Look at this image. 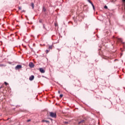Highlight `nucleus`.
Instances as JSON below:
<instances>
[{"instance_id": "1", "label": "nucleus", "mask_w": 125, "mask_h": 125, "mask_svg": "<svg viewBox=\"0 0 125 125\" xmlns=\"http://www.w3.org/2000/svg\"><path fill=\"white\" fill-rule=\"evenodd\" d=\"M50 116L51 117V118H56V113L50 112Z\"/></svg>"}, {"instance_id": "2", "label": "nucleus", "mask_w": 125, "mask_h": 125, "mask_svg": "<svg viewBox=\"0 0 125 125\" xmlns=\"http://www.w3.org/2000/svg\"><path fill=\"white\" fill-rule=\"evenodd\" d=\"M22 68V65H17L16 67H15V69L16 70H18L19 69H21Z\"/></svg>"}, {"instance_id": "3", "label": "nucleus", "mask_w": 125, "mask_h": 125, "mask_svg": "<svg viewBox=\"0 0 125 125\" xmlns=\"http://www.w3.org/2000/svg\"><path fill=\"white\" fill-rule=\"evenodd\" d=\"M29 67H30V68H34V67H35V65L34 64V63H33V62H30L29 64Z\"/></svg>"}, {"instance_id": "4", "label": "nucleus", "mask_w": 125, "mask_h": 125, "mask_svg": "<svg viewBox=\"0 0 125 125\" xmlns=\"http://www.w3.org/2000/svg\"><path fill=\"white\" fill-rule=\"evenodd\" d=\"M39 71L41 73H42V74H43L44 73H45V71L44 69H43L42 68H41L39 69Z\"/></svg>"}, {"instance_id": "5", "label": "nucleus", "mask_w": 125, "mask_h": 125, "mask_svg": "<svg viewBox=\"0 0 125 125\" xmlns=\"http://www.w3.org/2000/svg\"><path fill=\"white\" fill-rule=\"evenodd\" d=\"M34 79H35V76L34 75H31L30 77H29V80L30 81H33V80H34Z\"/></svg>"}, {"instance_id": "6", "label": "nucleus", "mask_w": 125, "mask_h": 125, "mask_svg": "<svg viewBox=\"0 0 125 125\" xmlns=\"http://www.w3.org/2000/svg\"><path fill=\"white\" fill-rule=\"evenodd\" d=\"M80 124H84V120H82L79 122V125H80Z\"/></svg>"}, {"instance_id": "7", "label": "nucleus", "mask_w": 125, "mask_h": 125, "mask_svg": "<svg viewBox=\"0 0 125 125\" xmlns=\"http://www.w3.org/2000/svg\"><path fill=\"white\" fill-rule=\"evenodd\" d=\"M31 6L32 8V9H34V3L33 2L31 3Z\"/></svg>"}, {"instance_id": "8", "label": "nucleus", "mask_w": 125, "mask_h": 125, "mask_svg": "<svg viewBox=\"0 0 125 125\" xmlns=\"http://www.w3.org/2000/svg\"><path fill=\"white\" fill-rule=\"evenodd\" d=\"M92 7H93V9L94 10H95V7L94 6V5L93 4H91Z\"/></svg>"}, {"instance_id": "9", "label": "nucleus", "mask_w": 125, "mask_h": 125, "mask_svg": "<svg viewBox=\"0 0 125 125\" xmlns=\"http://www.w3.org/2000/svg\"><path fill=\"white\" fill-rule=\"evenodd\" d=\"M42 11H44V12H45L46 11V9H45L44 7H43Z\"/></svg>"}, {"instance_id": "10", "label": "nucleus", "mask_w": 125, "mask_h": 125, "mask_svg": "<svg viewBox=\"0 0 125 125\" xmlns=\"http://www.w3.org/2000/svg\"><path fill=\"white\" fill-rule=\"evenodd\" d=\"M5 65L3 64H0V67H5Z\"/></svg>"}, {"instance_id": "11", "label": "nucleus", "mask_w": 125, "mask_h": 125, "mask_svg": "<svg viewBox=\"0 0 125 125\" xmlns=\"http://www.w3.org/2000/svg\"><path fill=\"white\" fill-rule=\"evenodd\" d=\"M42 122H45V123H49V121L46 120H43Z\"/></svg>"}, {"instance_id": "12", "label": "nucleus", "mask_w": 125, "mask_h": 125, "mask_svg": "<svg viewBox=\"0 0 125 125\" xmlns=\"http://www.w3.org/2000/svg\"><path fill=\"white\" fill-rule=\"evenodd\" d=\"M88 1L91 4H93L92 2L90 1V0H88Z\"/></svg>"}, {"instance_id": "13", "label": "nucleus", "mask_w": 125, "mask_h": 125, "mask_svg": "<svg viewBox=\"0 0 125 125\" xmlns=\"http://www.w3.org/2000/svg\"><path fill=\"white\" fill-rule=\"evenodd\" d=\"M104 8H105V9H108V7L105 5V6L104 7Z\"/></svg>"}, {"instance_id": "14", "label": "nucleus", "mask_w": 125, "mask_h": 125, "mask_svg": "<svg viewBox=\"0 0 125 125\" xmlns=\"http://www.w3.org/2000/svg\"><path fill=\"white\" fill-rule=\"evenodd\" d=\"M60 98H62V97H63V94H61L60 95Z\"/></svg>"}, {"instance_id": "15", "label": "nucleus", "mask_w": 125, "mask_h": 125, "mask_svg": "<svg viewBox=\"0 0 125 125\" xmlns=\"http://www.w3.org/2000/svg\"><path fill=\"white\" fill-rule=\"evenodd\" d=\"M4 84H5V85H7V84H8V83H7L6 82H4Z\"/></svg>"}, {"instance_id": "16", "label": "nucleus", "mask_w": 125, "mask_h": 125, "mask_svg": "<svg viewBox=\"0 0 125 125\" xmlns=\"http://www.w3.org/2000/svg\"><path fill=\"white\" fill-rule=\"evenodd\" d=\"M49 48H50V49H52V46H49Z\"/></svg>"}, {"instance_id": "17", "label": "nucleus", "mask_w": 125, "mask_h": 125, "mask_svg": "<svg viewBox=\"0 0 125 125\" xmlns=\"http://www.w3.org/2000/svg\"><path fill=\"white\" fill-rule=\"evenodd\" d=\"M19 9L20 10H21V9H22V8L21 7H19Z\"/></svg>"}, {"instance_id": "18", "label": "nucleus", "mask_w": 125, "mask_h": 125, "mask_svg": "<svg viewBox=\"0 0 125 125\" xmlns=\"http://www.w3.org/2000/svg\"><path fill=\"white\" fill-rule=\"evenodd\" d=\"M46 53H48V52H49V51L48 50H46Z\"/></svg>"}, {"instance_id": "19", "label": "nucleus", "mask_w": 125, "mask_h": 125, "mask_svg": "<svg viewBox=\"0 0 125 125\" xmlns=\"http://www.w3.org/2000/svg\"><path fill=\"white\" fill-rule=\"evenodd\" d=\"M64 123L65 124H68V122H65Z\"/></svg>"}, {"instance_id": "20", "label": "nucleus", "mask_w": 125, "mask_h": 125, "mask_svg": "<svg viewBox=\"0 0 125 125\" xmlns=\"http://www.w3.org/2000/svg\"><path fill=\"white\" fill-rule=\"evenodd\" d=\"M1 88H2V86H1L0 87V89Z\"/></svg>"}, {"instance_id": "21", "label": "nucleus", "mask_w": 125, "mask_h": 125, "mask_svg": "<svg viewBox=\"0 0 125 125\" xmlns=\"http://www.w3.org/2000/svg\"><path fill=\"white\" fill-rule=\"evenodd\" d=\"M60 91H58V93L60 94Z\"/></svg>"}, {"instance_id": "22", "label": "nucleus", "mask_w": 125, "mask_h": 125, "mask_svg": "<svg viewBox=\"0 0 125 125\" xmlns=\"http://www.w3.org/2000/svg\"><path fill=\"white\" fill-rule=\"evenodd\" d=\"M30 121H31L30 120H27V122H30Z\"/></svg>"}, {"instance_id": "23", "label": "nucleus", "mask_w": 125, "mask_h": 125, "mask_svg": "<svg viewBox=\"0 0 125 125\" xmlns=\"http://www.w3.org/2000/svg\"><path fill=\"white\" fill-rule=\"evenodd\" d=\"M43 28L44 29H45V27L44 26H43Z\"/></svg>"}, {"instance_id": "24", "label": "nucleus", "mask_w": 125, "mask_h": 125, "mask_svg": "<svg viewBox=\"0 0 125 125\" xmlns=\"http://www.w3.org/2000/svg\"><path fill=\"white\" fill-rule=\"evenodd\" d=\"M41 22H42L41 21H40V22L41 23Z\"/></svg>"}, {"instance_id": "25", "label": "nucleus", "mask_w": 125, "mask_h": 125, "mask_svg": "<svg viewBox=\"0 0 125 125\" xmlns=\"http://www.w3.org/2000/svg\"><path fill=\"white\" fill-rule=\"evenodd\" d=\"M55 26H57V24H55Z\"/></svg>"}, {"instance_id": "26", "label": "nucleus", "mask_w": 125, "mask_h": 125, "mask_svg": "<svg viewBox=\"0 0 125 125\" xmlns=\"http://www.w3.org/2000/svg\"><path fill=\"white\" fill-rule=\"evenodd\" d=\"M119 40H120V41H121V39H120Z\"/></svg>"}]
</instances>
